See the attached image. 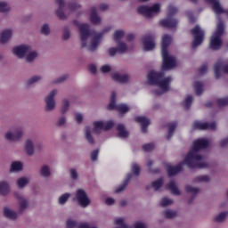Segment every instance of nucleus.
I'll list each match as a JSON object with an SVG mask.
<instances>
[{"instance_id": "32", "label": "nucleus", "mask_w": 228, "mask_h": 228, "mask_svg": "<svg viewBox=\"0 0 228 228\" xmlns=\"http://www.w3.org/2000/svg\"><path fill=\"white\" fill-rule=\"evenodd\" d=\"M117 130L118 132V137L127 138L129 136V132L126 129L123 124H118L117 126Z\"/></svg>"}, {"instance_id": "9", "label": "nucleus", "mask_w": 228, "mask_h": 228, "mask_svg": "<svg viewBox=\"0 0 228 228\" xmlns=\"http://www.w3.org/2000/svg\"><path fill=\"white\" fill-rule=\"evenodd\" d=\"M75 199L77 204L83 208H86L87 207H89L92 202L86 191L82 188L76 190Z\"/></svg>"}, {"instance_id": "33", "label": "nucleus", "mask_w": 228, "mask_h": 228, "mask_svg": "<svg viewBox=\"0 0 228 228\" xmlns=\"http://www.w3.org/2000/svg\"><path fill=\"white\" fill-rule=\"evenodd\" d=\"M39 173L42 177L47 178L52 174L51 167L48 165H42Z\"/></svg>"}, {"instance_id": "36", "label": "nucleus", "mask_w": 228, "mask_h": 228, "mask_svg": "<svg viewBox=\"0 0 228 228\" xmlns=\"http://www.w3.org/2000/svg\"><path fill=\"white\" fill-rule=\"evenodd\" d=\"M9 192H10L9 183L5 181H1L0 182V194L5 196Z\"/></svg>"}, {"instance_id": "19", "label": "nucleus", "mask_w": 228, "mask_h": 228, "mask_svg": "<svg viewBox=\"0 0 228 228\" xmlns=\"http://www.w3.org/2000/svg\"><path fill=\"white\" fill-rule=\"evenodd\" d=\"M192 127L199 130H215L216 128V124L215 122L209 124L208 122L197 120L193 122Z\"/></svg>"}, {"instance_id": "8", "label": "nucleus", "mask_w": 228, "mask_h": 228, "mask_svg": "<svg viewBox=\"0 0 228 228\" xmlns=\"http://www.w3.org/2000/svg\"><path fill=\"white\" fill-rule=\"evenodd\" d=\"M160 4L157 3L151 7L147 5H141L137 8V12L139 14L144 16L145 18H152L160 12Z\"/></svg>"}, {"instance_id": "60", "label": "nucleus", "mask_w": 228, "mask_h": 228, "mask_svg": "<svg viewBox=\"0 0 228 228\" xmlns=\"http://www.w3.org/2000/svg\"><path fill=\"white\" fill-rule=\"evenodd\" d=\"M134 228H147L145 223H142V221H137L134 224Z\"/></svg>"}, {"instance_id": "34", "label": "nucleus", "mask_w": 228, "mask_h": 228, "mask_svg": "<svg viewBox=\"0 0 228 228\" xmlns=\"http://www.w3.org/2000/svg\"><path fill=\"white\" fill-rule=\"evenodd\" d=\"M29 181L30 179L28 177H25V176L20 177L16 181L17 187L19 189H23L28 184Z\"/></svg>"}, {"instance_id": "53", "label": "nucleus", "mask_w": 228, "mask_h": 228, "mask_svg": "<svg viewBox=\"0 0 228 228\" xmlns=\"http://www.w3.org/2000/svg\"><path fill=\"white\" fill-rule=\"evenodd\" d=\"M217 105L221 108L227 106L228 105V97L217 99Z\"/></svg>"}, {"instance_id": "45", "label": "nucleus", "mask_w": 228, "mask_h": 228, "mask_svg": "<svg viewBox=\"0 0 228 228\" xmlns=\"http://www.w3.org/2000/svg\"><path fill=\"white\" fill-rule=\"evenodd\" d=\"M193 102V97L192 95H187V97L183 102V106L185 109H190Z\"/></svg>"}, {"instance_id": "64", "label": "nucleus", "mask_w": 228, "mask_h": 228, "mask_svg": "<svg viewBox=\"0 0 228 228\" xmlns=\"http://www.w3.org/2000/svg\"><path fill=\"white\" fill-rule=\"evenodd\" d=\"M208 71V65H203L200 69V73L202 75Z\"/></svg>"}, {"instance_id": "17", "label": "nucleus", "mask_w": 228, "mask_h": 228, "mask_svg": "<svg viewBox=\"0 0 228 228\" xmlns=\"http://www.w3.org/2000/svg\"><path fill=\"white\" fill-rule=\"evenodd\" d=\"M30 51V45L27 44H22L19 45H15L12 53V54L19 58V59H24L26 57V54H28Z\"/></svg>"}, {"instance_id": "18", "label": "nucleus", "mask_w": 228, "mask_h": 228, "mask_svg": "<svg viewBox=\"0 0 228 228\" xmlns=\"http://www.w3.org/2000/svg\"><path fill=\"white\" fill-rule=\"evenodd\" d=\"M143 49L145 51H152L156 47L155 35L148 34L142 37Z\"/></svg>"}, {"instance_id": "26", "label": "nucleus", "mask_w": 228, "mask_h": 228, "mask_svg": "<svg viewBox=\"0 0 228 228\" xmlns=\"http://www.w3.org/2000/svg\"><path fill=\"white\" fill-rule=\"evenodd\" d=\"M12 37V30L11 28L4 29L0 34V44H7Z\"/></svg>"}, {"instance_id": "54", "label": "nucleus", "mask_w": 228, "mask_h": 228, "mask_svg": "<svg viewBox=\"0 0 228 228\" xmlns=\"http://www.w3.org/2000/svg\"><path fill=\"white\" fill-rule=\"evenodd\" d=\"M155 148V144L153 142L145 143L142 145V150L146 152L153 151Z\"/></svg>"}, {"instance_id": "14", "label": "nucleus", "mask_w": 228, "mask_h": 228, "mask_svg": "<svg viewBox=\"0 0 228 228\" xmlns=\"http://www.w3.org/2000/svg\"><path fill=\"white\" fill-rule=\"evenodd\" d=\"M191 34L193 37L192 47L197 48L204 42V30L200 28V26L196 25L191 30Z\"/></svg>"}, {"instance_id": "20", "label": "nucleus", "mask_w": 228, "mask_h": 228, "mask_svg": "<svg viewBox=\"0 0 228 228\" xmlns=\"http://www.w3.org/2000/svg\"><path fill=\"white\" fill-rule=\"evenodd\" d=\"M168 176H175L183 170V163H179L176 166H172L170 163L164 164Z\"/></svg>"}, {"instance_id": "3", "label": "nucleus", "mask_w": 228, "mask_h": 228, "mask_svg": "<svg viewBox=\"0 0 228 228\" xmlns=\"http://www.w3.org/2000/svg\"><path fill=\"white\" fill-rule=\"evenodd\" d=\"M209 146V140L207 138H198L193 142L192 148L187 153L183 164L191 168H206L208 163L204 159V156L200 155L199 151L206 149Z\"/></svg>"}, {"instance_id": "43", "label": "nucleus", "mask_w": 228, "mask_h": 228, "mask_svg": "<svg viewBox=\"0 0 228 228\" xmlns=\"http://www.w3.org/2000/svg\"><path fill=\"white\" fill-rule=\"evenodd\" d=\"M43 79V76L41 75H34L28 79V85H34L36 83L40 82Z\"/></svg>"}, {"instance_id": "51", "label": "nucleus", "mask_w": 228, "mask_h": 228, "mask_svg": "<svg viewBox=\"0 0 228 228\" xmlns=\"http://www.w3.org/2000/svg\"><path fill=\"white\" fill-rule=\"evenodd\" d=\"M164 216L168 219L175 218L177 216V212L175 210H165Z\"/></svg>"}, {"instance_id": "27", "label": "nucleus", "mask_w": 228, "mask_h": 228, "mask_svg": "<svg viewBox=\"0 0 228 228\" xmlns=\"http://www.w3.org/2000/svg\"><path fill=\"white\" fill-rule=\"evenodd\" d=\"M216 77L218 78L222 73L228 74V65H222V61L216 62L214 67Z\"/></svg>"}, {"instance_id": "29", "label": "nucleus", "mask_w": 228, "mask_h": 228, "mask_svg": "<svg viewBox=\"0 0 228 228\" xmlns=\"http://www.w3.org/2000/svg\"><path fill=\"white\" fill-rule=\"evenodd\" d=\"M23 169V163L21 161H12L11 164L10 172L11 173H17L22 171Z\"/></svg>"}, {"instance_id": "24", "label": "nucleus", "mask_w": 228, "mask_h": 228, "mask_svg": "<svg viewBox=\"0 0 228 228\" xmlns=\"http://www.w3.org/2000/svg\"><path fill=\"white\" fill-rule=\"evenodd\" d=\"M135 122L141 125V130L142 133H146L147 127L151 125V120L144 116L135 117Z\"/></svg>"}, {"instance_id": "11", "label": "nucleus", "mask_w": 228, "mask_h": 228, "mask_svg": "<svg viewBox=\"0 0 228 228\" xmlns=\"http://www.w3.org/2000/svg\"><path fill=\"white\" fill-rule=\"evenodd\" d=\"M141 167L137 163H133L131 166V172L132 174L128 175L124 183L116 189V193L122 192L126 187L127 186L130 180L134 178V176H138L140 175Z\"/></svg>"}, {"instance_id": "47", "label": "nucleus", "mask_w": 228, "mask_h": 228, "mask_svg": "<svg viewBox=\"0 0 228 228\" xmlns=\"http://www.w3.org/2000/svg\"><path fill=\"white\" fill-rule=\"evenodd\" d=\"M177 126L176 122H172L168 124V134L167 139H170L173 136V134Z\"/></svg>"}, {"instance_id": "61", "label": "nucleus", "mask_w": 228, "mask_h": 228, "mask_svg": "<svg viewBox=\"0 0 228 228\" xmlns=\"http://www.w3.org/2000/svg\"><path fill=\"white\" fill-rule=\"evenodd\" d=\"M105 204L108 206H112L115 204V200L114 198H106L105 200Z\"/></svg>"}, {"instance_id": "30", "label": "nucleus", "mask_w": 228, "mask_h": 228, "mask_svg": "<svg viewBox=\"0 0 228 228\" xmlns=\"http://www.w3.org/2000/svg\"><path fill=\"white\" fill-rule=\"evenodd\" d=\"M37 52L32 50L31 45H29V51L25 55L26 61L32 62L34 60L37 58Z\"/></svg>"}, {"instance_id": "57", "label": "nucleus", "mask_w": 228, "mask_h": 228, "mask_svg": "<svg viewBox=\"0 0 228 228\" xmlns=\"http://www.w3.org/2000/svg\"><path fill=\"white\" fill-rule=\"evenodd\" d=\"M75 116V120L77 124H81L84 120V115L80 112H75L74 113Z\"/></svg>"}, {"instance_id": "48", "label": "nucleus", "mask_w": 228, "mask_h": 228, "mask_svg": "<svg viewBox=\"0 0 228 228\" xmlns=\"http://www.w3.org/2000/svg\"><path fill=\"white\" fill-rule=\"evenodd\" d=\"M69 176L73 181H77L79 177V174L77 168L72 167L69 169Z\"/></svg>"}, {"instance_id": "37", "label": "nucleus", "mask_w": 228, "mask_h": 228, "mask_svg": "<svg viewBox=\"0 0 228 228\" xmlns=\"http://www.w3.org/2000/svg\"><path fill=\"white\" fill-rule=\"evenodd\" d=\"M19 200V212L22 213L28 208V201L25 198H18Z\"/></svg>"}, {"instance_id": "35", "label": "nucleus", "mask_w": 228, "mask_h": 228, "mask_svg": "<svg viewBox=\"0 0 228 228\" xmlns=\"http://www.w3.org/2000/svg\"><path fill=\"white\" fill-rule=\"evenodd\" d=\"M71 193L70 192H65L59 196L58 198V204L61 206H64L67 204L68 200L70 199Z\"/></svg>"}, {"instance_id": "58", "label": "nucleus", "mask_w": 228, "mask_h": 228, "mask_svg": "<svg viewBox=\"0 0 228 228\" xmlns=\"http://www.w3.org/2000/svg\"><path fill=\"white\" fill-rule=\"evenodd\" d=\"M99 153H100L99 150L93 151L90 154L91 160L96 161L98 159Z\"/></svg>"}, {"instance_id": "52", "label": "nucleus", "mask_w": 228, "mask_h": 228, "mask_svg": "<svg viewBox=\"0 0 228 228\" xmlns=\"http://www.w3.org/2000/svg\"><path fill=\"white\" fill-rule=\"evenodd\" d=\"M194 89L197 95H200L202 94V82L196 81L194 84Z\"/></svg>"}, {"instance_id": "22", "label": "nucleus", "mask_w": 228, "mask_h": 228, "mask_svg": "<svg viewBox=\"0 0 228 228\" xmlns=\"http://www.w3.org/2000/svg\"><path fill=\"white\" fill-rule=\"evenodd\" d=\"M111 78L113 81L119 84H126L130 81V77L127 74H121L119 72H114L111 74Z\"/></svg>"}, {"instance_id": "4", "label": "nucleus", "mask_w": 228, "mask_h": 228, "mask_svg": "<svg viewBox=\"0 0 228 228\" xmlns=\"http://www.w3.org/2000/svg\"><path fill=\"white\" fill-rule=\"evenodd\" d=\"M55 2L58 6L55 13L60 20H66L71 14H78L79 10L81 9V4L77 3L69 4L68 7L65 9V0H56Z\"/></svg>"}, {"instance_id": "38", "label": "nucleus", "mask_w": 228, "mask_h": 228, "mask_svg": "<svg viewBox=\"0 0 228 228\" xmlns=\"http://www.w3.org/2000/svg\"><path fill=\"white\" fill-rule=\"evenodd\" d=\"M163 183H164V179L159 178L151 183V188H152L154 191H158L163 186Z\"/></svg>"}, {"instance_id": "39", "label": "nucleus", "mask_w": 228, "mask_h": 228, "mask_svg": "<svg viewBox=\"0 0 228 228\" xmlns=\"http://www.w3.org/2000/svg\"><path fill=\"white\" fill-rule=\"evenodd\" d=\"M85 137L89 143L91 144L94 143V139L92 135V129L89 126H86L85 128Z\"/></svg>"}, {"instance_id": "23", "label": "nucleus", "mask_w": 228, "mask_h": 228, "mask_svg": "<svg viewBox=\"0 0 228 228\" xmlns=\"http://www.w3.org/2000/svg\"><path fill=\"white\" fill-rule=\"evenodd\" d=\"M66 228H97L96 226H91L87 223H80L77 224V221H73L72 219H68L66 221Z\"/></svg>"}, {"instance_id": "28", "label": "nucleus", "mask_w": 228, "mask_h": 228, "mask_svg": "<svg viewBox=\"0 0 228 228\" xmlns=\"http://www.w3.org/2000/svg\"><path fill=\"white\" fill-rule=\"evenodd\" d=\"M3 215L4 217L10 220H16L18 218V214L11 207H4L3 209Z\"/></svg>"}, {"instance_id": "6", "label": "nucleus", "mask_w": 228, "mask_h": 228, "mask_svg": "<svg viewBox=\"0 0 228 228\" xmlns=\"http://www.w3.org/2000/svg\"><path fill=\"white\" fill-rule=\"evenodd\" d=\"M224 22L219 20L216 24V31L210 37V48L219 50L222 47V36L224 35Z\"/></svg>"}, {"instance_id": "40", "label": "nucleus", "mask_w": 228, "mask_h": 228, "mask_svg": "<svg viewBox=\"0 0 228 228\" xmlns=\"http://www.w3.org/2000/svg\"><path fill=\"white\" fill-rule=\"evenodd\" d=\"M116 228H132V226H129V224H126L125 219L123 217H118L114 221Z\"/></svg>"}, {"instance_id": "42", "label": "nucleus", "mask_w": 228, "mask_h": 228, "mask_svg": "<svg viewBox=\"0 0 228 228\" xmlns=\"http://www.w3.org/2000/svg\"><path fill=\"white\" fill-rule=\"evenodd\" d=\"M174 204V200H170V198H161L160 200V206L162 208H167L168 206H172Z\"/></svg>"}, {"instance_id": "12", "label": "nucleus", "mask_w": 228, "mask_h": 228, "mask_svg": "<svg viewBox=\"0 0 228 228\" xmlns=\"http://www.w3.org/2000/svg\"><path fill=\"white\" fill-rule=\"evenodd\" d=\"M58 94V89L51 90L45 97V110L46 112L53 111L56 109L55 96Z\"/></svg>"}, {"instance_id": "31", "label": "nucleus", "mask_w": 228, "mask_h": 228, "mask_svg": "<svg viewBox=\"0 0 228 228\" xmlns=\"http://www.w3.org/2000/svg\"><path fill=\"white\" fill-rule=\"evenodd\" d=\"M167 188L172 192V194L176 195V196L181 195V191L177 187L175 181L169 182V183L167 184Z\"/></svg>"}, {"instance_id": "59", "label": "nucleus", "mask_w": 228, "mask_h": 228, "mask_svg": "<svg viewBox=\"0 0 228 228\" xmlns=\"http://www.w3.org/2000/svg\"><path fill=\"white\" fill-rule=\"evenodd\" d=\"M68 78H69V76H68V75H61V77H59L56 79V83L61 84V83H63L64 81H66Z\"/></svg>"}, {"instance_id": "55", "label": "nucleus", "mask_w": 228, "mask_h": 228, "mask_svg": "<svg viewBox=\"0 0 228 228\" xmlns=\"http://www.w3.org/2000/svg\"><path fill=\"white\" fill-rule=\"evenodd\" d=\"M40 32L42 35L47 36L50 34V27L48 24H44L41 27Z\"/></svg>"}, {"instance_id": "56", "label": "nucleus", "mask_w": 228, "mask_h": 228, "mask_svg": "<svg viewBox=\"0 0 228 228\" xmlns=\"http://www.w3.org/2000/svg\"><path fill=\"white\" fill-rule=\"evenodd\" d=\"M100 71L102 73V74H107L109 72L111 71V66L109 65V64H104L102 65L101 68H100Z\"/></svg>"}, {"instance_id": "49", "label": "nucleus", "mask_w": 228, "mask_h": 228, "mask_svg": "<svg viewBox=\"0 0 228 228\" xmlns=\"http://www.w3.org/2000/svg\"><path fill=\"white\" fill-rule=\"evenodd\" d=\"M225 217H227V212H221L220 214L216 216L215 221L216 223H223L224 221H225Z\"/></svg>"}, {"instance_id": "16", "label": "nucleus", "mask_w": 228, "mask_h": 228, "mask_svg": "<svg viewBox=\"0 0 228 228\" xmlns=\"http://www.w3.org/2000/svg\"><path fill=\"white\" fill-rule=\"evenodd\" d=\"M108 9V5L106 4H102L97 8L92 7L90 13V22L94 25H100L102 23L101 17L97 14V12L105 11Z\"/></svg>"}, {"instance_id": "1", "label": "nucleus", "mask_w": 228, "mask_h": 228, "mask_svg": "<svg viewBox=\"0 0 228 228\" xmlns=\"http://www.w3.org/2000/svg\"><path fill=\"white\" fill-rule=\"evenodd\" d=\"M172 42V37L165 34L161 39V55H162V71L151 70L148 73L147 78L151 85L158 86V89L154 90V94L161 95L170 89L172 82L171 77H165L164 71L173 69L176 67L177 62L175 56L168 52V46Z\"/></svg>"}, {"instance_id": "63", "label": "nucleus", "mask_w": 228, "mask_h": 228, "mask_svg": "<svg viewBox=\"0 0 228 228\" xmlns=\"http://www.w3.org/2000/svg\"><path fill=\"white\" fill-rule=\"evenodd\" d=\"M70 37V32L68 29L63 31V39L68 40Z\"/></svg>"}, {"instance_id": "62", "label": "nucleus", "mask_w": 228, "mask_h": 228, "mask_svg": "<svg viewBox=\"0 0 228 228\" xmlns=\"http://www.w3.org/2000/svg\"><path fill=\"white\" fill-rule=\"evenodd\" d=\"M89 71L92 74H95L97 72V66L95 64H90L89 65Z\"/></svg>"}, {"instance_id": "46", "label": "nucleus", "mask_w": 228, "mask_h": 228, "mask_svg": "<svg viewBox=\"0 0 228 228\" xmlns=\"http://www.w3.org/2000/svg\"><path fill=\"white\" fill-rule=\"evenodd\" d=\"M11 11V6L4 1H0V12H8Z\"/></svg>"}, {"instance_id": "5", "label": "nucleus", "mask_w": 228, "mask_h": 228, "mask_svg": "<svg viewBox=\"0 0 228 228\" xmlns=\"http://www.w3.org/2000/svg\"><path fill=\"white\" fill-rule=\"evenodd\" d=\"M125 37V31L122 29H118L113 34V39L117 43V47H110L109 48V55L113 57L116 54H123L130 51V47L125 43L121 42L120 40Z\"/></svg>"}, {"instance_id": "10", "label": "nucleus", "mask_w": 228, "mask_h": 228, "mask_svg": "<svg viewBox=\"0 0 228 228\" xmlns=\"http://www.w3.org/2000/svg\"><path fill=\"white\" fill-rule=\"evenodd\" d=\"M24 136V129L22 127H15L7 130L4 134V138L11 142L20 141Z\"/></svg>"}, {"instance_id": "15", "label": "nucleus", "mask_w": 228, "mask_h": 228, "mask_svg": "<svg viewBox=\"0 0 228 228\" xmlns=\"http://www.w3.org/2000/svg\"><path fill=\"white\" fill-rule=\"evenodd\" d=\"M115 123L112 120H96L93 123L94 131L96 134H100L103 130H110L114 126Z\"/></svg>"}, {"instance_id": "25", "label": "nucleus", "mask_w": 228, "mask_h": 228, "mask_svg": "<svg viewBox=\"0 0 228 228\" xmlns=\"http://www.w3.org/2000/svg\"><path fill=\"white\" fill-rule=\"evenodd\" d=\"M24 151L28 156H33L35 153V144L32 139H26L24 142Z\"/></svg>"}, {"instance_id": "41", "label": "nucleus", "mask_w": 228, "mask_h": 228, "mask_svg": "<svg viewBox=\"0 0 228 228\" xmlns=\"http://www.w3.org/2000/svg\"><path fill=\"white\" fill-rule=\"evenodd\" d=\"M70 106V102L69 101V99H63L62 102H61V112L62 114H65Z\"/></svg>"}, {"instance_id": "44", "label": "nucleus", "mask_w": 228, "mask_h": 228, "mask_svg": "<svg viewBox=\"0 0 228 228\" xmlns=\"http://www.w3.org/2000/svg\"><path fill=\"white\" fill-rule=\"evenodd\" d=\"M208 183L209 182V175H198L195 177L194 179V183Z\"/></svg>"}, {"instance_id": "21", "label": "nucleus", "mask_w": 228, "mask_h": 228, "mask_svg": "<svg viewBox=\"0 0 228 228\" xmlns=\"http://www.w3.org/2000/svg\"><path fill=\"white\" fill-rule=\"evenodd\" d=\"M204 1L208 5L212 6V11L216 15H220V14L225 12L224 8L222 7V4H220V1H218V0H204Z\"/></svg>"}, {"instance_id": "13", "label": "nucleus", "mask_w": 228, "mask_h": 228, "mask_svg": "<svg viewBox=\"0 0 228 228\" xmlns=\"http://www.w3.org/2000/svg\"><path fill=\"white\" fill-rule=\"evenodd\" d=\"M108 110H116L120 114H125V113H127L130 110V107L127 104H125V103H119V104L116 105V93L112 92L110 101V103L108 105Z\"/></svg>"}, {"instance_id": "7", "label": "nucleus", "mask_w": 228, "mask_h": 228, "mask_svg": "<svg viewBox=\"0 0 228 228\" xmlns=\"http://www.w3.org/2000/svg\"><path fill=\"white\" fill-rule=\"evenodd\" d=\"M177 12V8L175 5H169L167 11V18L160 20V25L167 28H174L177 26L178 20L174 18Z\"/></svg>"}, {"instance_id": "2", "label": "nucleus", "mask_w": 228, "mask_h": 228, "mask_svg": "<svg viewBox=\"0 0 228 228\" xmlns=\"http://www.w3.org/2000/svg\"><path fill=\"white\" fill-rule=\"evenodd\" d=\"M74 24L78 28L82 47H86L90 52L96 51L102 42V36L113 29V26L109 25L102 32L93 33L90 30V25L88 23H79L74 20Z\"/></svg>"}, {"instance_id": "50", "label": "nucleus", "mask_w": 228, "mask_h": 228, "mask_svg": "<svg viewBox=\"0 0 228 228\" xmlns=\"http://www.w3.org/2000/svg\"><path fill=\"white\" fill-rule=\"evenodd\" d=\"M185 191L186 192L191 193L192 195H196L199 193V188L193 187L190 184L185 186Z\"/></svg>"}]
</instances>
